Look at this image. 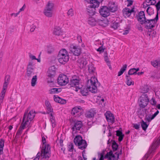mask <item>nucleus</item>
<instances>
[{
	"instance_id": "a211bd4d",
	"label": "nucleus",
	"mask_w": 160,
	"mask_h": 160,
	"mask_svg": "<svg viewBox=\"0 0 160 160\" xmlns=\"http://www.w3.org/2000/svg\"><path fill=\"white\" fill-rule=\"evenodd\" d=\"M137 18L138 21L142 24H144L146 20L147 19L145 17L144 12L142 11L139 12Z\"/></svg>"
},
{
	"instance_id": "bf43d9fd",
	"label": "nucleus",
	"mask_w": 160,
	"mask_h": 160,
	"mask_svg": "<svg viewBox=\"0 0 160 160\" xmlns=\"http://www.w3.org/2000/svg\"><path fill=\"white\" fill-rule=\"evenodd\" d=\"M29 57L32 60H35L37 59V58H36L35 56L32 54H29Z\"/></svg>"
},
{
	"instance_id": "ea45409f",
	"label": "nucleus",
	"mask_w": 160,
	"mask_h": 160,
	"mask_svg": "<svg viewBox=\"0 0 160 160\" xmlns=\"http://www.w3.org/2000/svg\"><path fill=\"white\" fill-rule=\"evenodd\" d=\"M88 22L89 24L92 26H94L96 24V22L95 19L92 17H89Z\"/></svg>"
},
{
	"instance_id": "58836bf2",
	"label": "nucleus",
	"mask_w": 160,
	"mask_h": 160,
	"mask_svg": "<svg viewBox=\"0 0 160 160\" xmlns=\"http://www.w3.org/2000/svg\"><path fill=\"white\" fill-rule=\"evenodd\" d=\"M116 135L118 137V141L119 142L121 141L123 139L124 135L122 134L121 131L118 130L116 131Z\"/></svg>"
},
{
	"instance_id": "a878e982",
	"label": "nucleus",
	"mask_w": 160,
	"mask_h": 160,
	"mask_svg": "<svg viewBox=\"0 0 160 160\" xmlns=\"http://www.w3.org/2000/svg\"><path fill=\"white\" fill-rule=\"evenodd\" d=\"M78 65L80 68H84L87 64V61L85 58H82L78 60Z\"/></svg>"
},
{
	"instance_id": "864d4df0",
	"label": "nucleus",
	"mask_w": 160,
	"mask_h": 160,
	"mask_svg": "<svg viewBox=\"0 0 160 160\" xmlns=\"http://www.w3.org/2000/svg\"><path fill=\"white\" fill-rule=\"evenodd\" d=\"M102 46L101 45L96 50L98 52H103L104 51V49L102 47Z\"/></svg>"
},
{
	"instance_id": "b1692460",
	"label": "nucleus",
	"mask_w": 160,
	"mask_h": 160,
	"mask_svg": "<svg viewBox=\"0 0 160 160\" xmlns=\"http://www.w3.org/2000/svg\"><path fill=\"white\" fill-rule=\"evenodd\" d=\"M96 113V110L94 108H92L87 111L85 115L87 118H93Z\"/></svg>"
},
{
	"instance_id": "c85d7f7f",
	"label": "nucleus",
	"mask_w": 160,
	"mask_h": 160,
	"mask_svg": "<svg viewBox=\"0 0 160 160\" xmlns=\"http://www.w3.org/2000/svg\"><path fill=\"white\" fill-rule=\"evenodd\" d=\"M53 98L55 102L58 103L65 104L66 103V101L65 99L60 98L57 95H54Z\"/></svg>"
},
{
	"instance_id": "39448f33",
	"label": "nucleus",
	"mask_w": 160,
	"mask_h": 160,
	"mask_svg": "<svg viewBox=\"0 0 160 160\" xmlns=\"http://www.w3.org/2000/svg\"><path fill=\"white\" fill-rule=\"evenodd\" d=\"M54 7V4L52 1H48L43 11L44 15L48 17H52L53 15V11Z\"/></svg>"
},
{
	"instance_id": "f257e3e1",
	"label": "nucleus",
	"mask_w": 160,
	"mask_h": 160,
	"mask_svg": "<svg viewBox=\"0 0 160 160\" xmlns=\"http://www.w3.org/2000/svg\"><path fill=\"white\" fill-rule=\"evenodd\" d=\"M88 70L89 73L92 74L93 76L91 77L90 79L88 80V87L92 92L95 93L97 91L96 83L97 82L98 80L95 77L96 75V72L93 64H91L89 65Z\"/></svg>"
},
{
	"instance_id": "f3484780",
	"label": "nucleus",
	"mask_w": 160,
	"mask_h": 160,
	"mask_svg": "<svg viewBox=\"0 0 160 160\" xmlns=\"http://www.w3.org/2000/svg\"><path fill=\"white\" fill-rule=\"evenodd\" d=\"M107 120L110 124L113 123L115 121V118L113 115L109 111H107L105 113Z\"/></svg>"
},
{
	"instance_id": "c03bdc74",
	"label": "nucleus",
	"mask_w": 160,
	"mask_h": 160,
	"mask_svg": "<svg viewBox=\"0 0 160 160\" xmlns=\"http://www.w3.org/2000/svg\"><path fill=\"white\" fill-rule=\"evenodd\" d=\"M37 81V76L35 75L33 76L31 80V84L32 87H34L36 84Z\"/></svg>"
},
{
	"instance_id": "5fc2aeb1",
	"label": "nucleus",
	"mask_w": 160,
	"mask_h": 160,
	"mask_svg": "<svg viewBox=\"0 0 160 160\" xmlns=\"http://www.w3.org/2000/svg\"><path fill=\"white\" fill-rule=\"evenodd\" d=\"M127 6L129 7L132 5L133 2L131 0H127Z\"/></svg>"
},
{
	"instance_id": "f03ea898",
	"label": "nucleus",
	"mask_w": 160,
	"mask_h": 160,
	"mask_svg": "<svg viewBox=\"0 0 160 160\" xmlns=\"http://www.w3.org/2000/svg\"><path fill=\"white\" fill-rule=\"evenodd\" d=\"M42 148L41 153L38 152L37 157L33 160H38L40 157L41 158H49L50 156V147L49 144H47L46 139L44 137H42Z\"/></svg>"
},
{
	"instance_id": "3c124183",
	"label": "nucleus",
	"mask_w": 160,
	"mask_h": 160,
	"mask_svg": "<svg viewBox=\"0 0 160 160\" xmlns=\"http://www.w3.org/2000/svg\"><path fill=\"white\" fill-rule=\"evenodd\" d=\"M68 150L69 151L72 152L73 149V146L72 143H71L68 145Z\"/></svg>"
},
{
	"instance_id": "de8ad7c7",
	"label": "nucleus",
	"mask_w": 160,
	"mask_h": 160,
	"mask_svg": "<svg viewBox=\"0 0 160 160\" xmlns=\"http://www.w3.org/2000/svg\"><path fill=\"white\" fill-rule=\"evenodd\" d=\"M37 23L36 22L32 24L31 26V28L30 31L31 32H32L34 31L35 29L37 27Z\"/></svg>"
},
{
	"instance_id": "423d86ee",
	"label": "nucleus",
	"mask_w": 160,
	"mask_h": 160,
	"mask_svg": "<svg viewBox=\"0 0 160 160\" xmlns=\"http://www.w3.org/2000/svg\"><path fill=\"white\" fill-rule=\"evenodd\" d=\"M10 77L9 75H8L6 76L0 94V105L3 102V99L4 97L8 86L10 82Z\"/></svg>"
},
{
	"instance_id": "603ef678",
	"label": "nucleus",
	"mask_w": 160,
	"mask_h": 160,
	"mask_svg": "<svg viewBox=\"0 0 160 160\" xmlns=\"http://www.w3.org/2000/svg\"><path fill=\"white\" fill-rule=\"evenodd\" d=\"M95 44L97 46H98L99 45H100L102 46H103V45L102 42L99 40L96 41L95 42Z\"/></svg>"
},
{
	"instance_id": "9b49d317",
	"label": "nucleus",
	"mask_w": 160,
	"mask_h": 160,
	"mask_svg": "<svg viewBox=\"0 0 160 160\" xmlns=\"http://www.w3.org/2000/svg\"><path fill=\"white\" fill-rule=\"evenodd\" d=\"M35 116V111L34 110L30 111L28 114L26 112H25L24 114L22 122H23L24 121H28L29 122V126L30 121L33 119Z\"/></svg>"
},
{
	"instance_id": "4d7b16f0",
	"label": "nucleus",
	"mask_w": 160,
	"mask_h": 160,
	"mask_svg": "<svg viewBox=\"0 0 160 160\" xmlns=\"http://www.w3.org/2000/svg\"><path fill=\"white\" fill-rule=\"evenodd\" d=\"M157 10L158 11L160 9V1L158 2V3L156 5Z\"/></svg>"
},
{
	"instance_id": "8fccbe9b",
	"label": "nucleus",
	"mask_w": 160,
	"mask_h": 160,
	"mask_svg": "<svg viewBox=\"0 0 160 160\" xmlns=\"http://www.w3.org/2000/svg\"><path fill=\"white\" fill-rule=\"evenodd\" d=\"M112 147L113 150L116 151L117 150L118 148V145L114 141L113 142Z\"/></svg>"
},
{
	"instance_id": "09e8293b",
	"label": "nucleus",
	"mask_w": 160,
	"mask_h": 160,
	"mask_svg": "<svg viewBox=\"0 0 160 160\" xmlns=\"http://www.w3.org/2000/svg\"><path fill=\"white\" fill-rule=\"evenodd\" d=\"M100 25L103 27H105L108 25L107 20L100 21L99 22Z\"/></svg>"
},
{
	"instance_id": "49530a36",
	"label": "nucleus",
	"mask_w": 160,
	"mask_h": 160,
	"mask_svg": "<svg viewBox=\"0 0 160 160\" xmlns=\"http://www.w3.org/2000/svg\"><path fill=\"white\" fill-rule=\"evenodd\" d=\"M119 26V25L118 22H114L111 25V27L114 29H116Z\"/></svg>"
},
{
	"instance_id": "a19ab883",
	"label": "nucleus",
	"mask_w": 160,
	"mask_h": 160,
	"mask_svg": "<svg viewBox=\"0 0 160 160\" xmlns=\"http://www.w3.org/2000/svg\"><path fill=\"white\" fill-rule=\"evenodd\" d=\"M146 12L148 14L151 16L154 13V9L153 7H148L146 10Z\"/></svg>"
},
{
	"instance_id": "2eb2a0df",
	"label": "nucleus",
	"mask_w": 160,
	"mask_h": 160,
	"mask_svg": "<svg viewBox=\"0 0 160 160\" xmlns=\"http://www.w3.org/2000/svg\"><path fill=\"white\" fill-rule=\"evenodd\" d=\"M100 15L103 17H107L110 14V10L108 7L105 6L101 8L99 10Z\"/></svg>"
},
{
	"instance_id": "13d9d810",
	"label": "nucleus",
	"mask_w": 160,
	"mask_h": 160,
	"mask_svg": "<svg viewBox=\"0 0 160 160\" xmlns=\"http://www.w3.org/2000/svg\"><path fill=\"white\" fill-rule=\"evenodd\" d=\"M151 104L154 105L156 104V101L154 99L152 98L151 100Z\"/></svg>"
},
{
	"instance_id": "a18cd8bd",
	"label": "nucleus",
	"mask_w": 160,
	"mask_h": 160,
	"mask_svg": "<svg viewBox=\"0 0 160 160\" xmlns=\"http://www.w3.org/2000/svg\"><path fill=\"white\" fill-rule=\"evenodd\" d=\"M68 16L69 17H72L74 15V10L72 8L70 9L67 12Z\"/></svg>"
},
{
	"instance_id": "6e6d98bb",
	"label": "nucleus",
	"mask_w": 160,
	"mask_h": 160,
	"mask_svg": "<svg viewBox=\"0 0 160 160\" xmlns=\"http://www.w3.org/2000/svg\"><path fill=\"white\" fill-rule=\"evenodd\" d=\"M150 6L149 3H147L146 2H144L142 5V7L143 8H146L148 6Z\"/></svg>"
},
{
	"instance_id": "680f3d73",
	"label": "nucleus",
	"mask_w": 160,
	"mask_h": 160,
	"mask_svg": "<svg viewBox=\"0 0 160 160\" xmlns=\"http://www.w3.org/2000/svg\"><path fill=\"white\" fill-rule=\"evenodd\" d=\"M133 127L136 129H138L139 128V125L138 124H133Z\"/></svg>"
},
{
	"instance_id": "dca6fc26",
	"label": "nucleus",
	"mask_w": 160,
	"mask_h": 160,
	"mask_svg": "<svg viewBox=\"0 0 160 160\" xmlns=\"http://www.w3.org/2000/svg\"><path fill=\"white\" fill-rule=\"evenodd\" d=\"M82 108L80 106L73 108L72 110V114L75 117H79L81 115Z\"/></svg>"
},
{
	"instance_id": "79ce46f5",
	"label": "nucleus",
	"mask_w": 160,
	"mask_h": 160,
	"mask_svg": "<svg viewBox=\"0 0 160 160\" xmlns=\"http://www.w3.org/2000/svg\"><path fill=\"white\" fill-rule=\"evenodd\" d=\"M4 141L2 139L0 140V155L3 153V148L4 146Z\"/></svg>"
},
{
	"instance_id": "e2e57ef3",
	"label": "nucleus",
	"mask_w": 160,
	"mask_h": 160,
	"mask_svg": "<svg viewBox=\"0 0 160 160\" xmlns=\"http://www.w3.org/2000/svg\"><path fill=\"white\" fill-rule=\"evenodd\" d=\"M25 7L26 6L25 4H24L23 7L19 9V11L18 12H19V13L21 12L24 11L25 8Z\"/></svg>"
},
{
	"instance_id": "7ed1b4c3",
	"label": "nucleus",
	"mask_w": 160,
	"mask_h": 160,
	"mask_svg": "<svg viewBox=\"0 0 160 160\" xmlns=\"http://www.w3.org/2000/svg\"><path fill=\"white\" fill-rule=\"evenodd\" d=\"M58 58L59 63L62 64H65L69 59L68 52L65 49H61L58 54Z\"/></svg>"
},
{
	"instance_id": "393cba45",
	"label": "nucleus",
	"mask_w": 160,
	"mask_h": 160,
	"mask_svg": "<svg viewBox=\"0 0 160 160\" xmlns=\"http://www.w3.org/2000/svg\"><path fill=\"white\" fill-rule=\"evenodd\" d=\"M133 12V8L130 9L126 8L123 9L122 10L123 15L125 18L129 17L131 15V13Z\"/></svg>"
},
{
	"instance_id": "9d476101",
	"label": "nucleus",
	"mask_w": 160,
	"mask_h": 160,
	"mask_svg": "<svg viewBox=\"0 0 160 160\" xmlns=\"http://www.w3.org/2000/svg\"><path fill=\"white\" fill-rule=\"evenodd\" d=\"M149 100L146 94H143L138 99V102L139 106L142 108L145 107L148 104Z\"/></svg>"
},
{
	"instance_id": "6e6552de",
	"label": "nucleus",
	"mask_w": 160,
	"mask_h": 160,
	"mask_svg": "<svg viewBox=\"0 0 160 160\" xmlns=\"http://www.w3.org/2000/svg\"><path fill=\"white\" fill-rule=\"evenodd\" d=\"M103 0H91L90 1V5L88 6L90 7L91 10L88 9V12L92 15L94 14L95 8H98L100 2H102Z\"/></svg>"
},
{
	"instance_id": "1a4fd4ad",
	"label": "nucleus",
	"mask_w": 160,
	"mask_h": 160,
	"mask_svg": "<svg viewBox=\"0 0 160 160\" xmlns=\"http://www.w3.org/2000/svg\"><path fill=\"white\" fill-rule=\"evenodd\" d=\"M158 19V13H157L154 19L150 20L147 19L144 23L145 28H151L154 27Z\"/></svg>"
},
{
	"instance_id": "ddd939ff",
	"label": "nucleus",
	"mask_w": 160,
	"mask_h": 160,
	"mask_svg": "<svg viewBox=\"0 0 160 160\" xmlns=\"http://www.w3.org/2000/svg\"><path fill=\"white\" fill-rule=\"evenodd\" d=\"M82 126V123L81 121H77L75 122L72 128L73 135L74 136L77 132L79 131Z\"/></svg>"
},
{
	"instance_id": "5701e85b",
	"label": "nucleus",
	"mask_w": 160,
	"mask_h": 160,
	"mask_svg": "<svg viewBox=\"0 0 160 160\" xmlns=\"http://www.w3.org/2000/svg\"><path fill=\"white\" fill-rule=\"evenodd\" d=\"M159 113V111L157 110L152 115L151 114L147 115L145 117L144 119L148 122L149 123L150 122L157 116Z\"/></svg>"
},
{
	"instance_id": "c9c22d12",
	"label": "nucleus",
	"mask_w": 160,
	"mask_h": 160,
	"mask_svg": "<svg viewBox=\"0 0 160 160\" xmlns=\"http://www.w3.org/2000/svg\"><path fill=\"white\" fill-rule=\"evenodd\" d=\"M149 123L148 122H144L143 120H142L141 122V125L142 129L143 130L145 131L149 126Z\"/></svg>"
},
{
	"instance_id": "7c9ffc66",
	"label": "nucleus",
	"mask_w": 160,
	"mask_h": 160,
	"mask_svg": "<svg viewBox=\"0 0 160 160\" xmlns=\"http://www.w3.org/2000/svg\"><path fill=\"white\" fill-rule=\"evenodd\" d=\"M45 105L48 113H50V114L52 112H53V109L51 106L50 103L48 101H45Z\"/></svg>"
},
{
	"instance_id": "c756f323",
	"label": "nucleus",
	"mask_w": 160,
	"mask_h": 160,
	"mask_svg": "<svg viewBox=\"0 0 160 160\" xmlns=\"http://www.w3.org/2000/svg\"><path fill=\"white\" fill-rule=\"evenodd\" d=\"M87 87H88V83H87ZM79 90H80V92L81 94L83 96H86L88 95V90L91 92L88 87H87V88L84 87H82V86L81 87V88H80Z\"/></svg>"
},
{
	"instance_id": "69168bd1",
	"label": "nucleus",
	"mask_w": 160,
	"mask_h": 160,
	"mask_svg": "<svg viewBox=\"0 0 160 160\" xmlns=\"http://www.w3.org/2000/svg\"><path fill=\"white\" fill-rule=\"evenodd\" d=\"M99 105L101 107H103L105 106V103L104 102H100Z\"/></svg>"
},
{
	"instance_id": "aec40b11",
	"label": "nucleus",
	"mask_w": 160,
	"mask_h": 160,
	"mask_svg": "<svg viewBox=\"0 0 160 160\" xmlns=\"http://www.w3.org/2000/svg\"><path fill=\"white\" fill-rule=\"evenodd\" d=\"M71 83L72 85L75 86L74 89L76 92L78 91L82 87V85L79 84V80L78 79H73L71 81Z\"/></svg>"
},
{
	"instance_id": "bb28decb",
	"label": "nucleus",
	"mask_w": 160,
	"mask_h": 160,
	"mask_svg": "<svg viewBox=\"0 0 160 160\" xmlns=\"http://www.w3.org/2000/svg\"><path fill=\"white\" fill-rule=\"evenodd\" d=\"M71 52L75 56H78L81 52V49L80 48L73 46L71 48Z\"/></svg>"
},
{
	"instance_id": "e433bc0d",
	"label": "nucleus",
	"mask_w": 160,
	"mask_h": 160,
	"mask_svg": "<svg viewBox=\"0 0 160 160\" xmlns=\"http://www.w3.org/2000/svg\"><path fill=\"white\" fill-rule=\"evenodd\" d=\"M139 70V68H131L129 70L128 74L129 75L135 74L137 73V72Z\"/></svg>"
},
{
	"instance_id": "774afa93",
	"label": "nucleus",
	"mask_w": 160,
	"mask_h": 160,
	"mask_svg": "<svg viewBox=\"0 0 160 160\" xmlns=\"http://www.w3.org/2000/svg\"><path fill=\"white\" fill-rule=\"evenodd\" d=\"M85 153V152L84 151H83L82 152V157H83V158L84 160H86L87 159V156L86 155H84V154Z\"/></svg>"
},
{
	"instance_id": "f8f14e48",
	"label": "nucleus",
	"mask_w": 160,
	"mask_h": 160,
	"mask_svg": "<svg viewBox=\"0 0 160 160\" xmlns=\"http://www.w3.org/2000/svg\"><path fill=\"white\" fill-rule=\"evenodd\" d=\"M57 81L59 85L62 86L66 85L68 82L69 80L66 75L61 74L58 76Z\"/></svg>"
},
{
	"instance_id": "37998d69",
	"label": "nucleus",
	"mask_w": 160,
	"mask_h": 160,
	"mask_svg": "<svg viewBox=\"0 0 160 160\" xmlns=\"http://www.w3.org/2000/svg\"><path fill=\"white\" fill-rule=\"evenodd\" d=\"M61 91V88H52L50 90V93L52 94L58 93Z\"/></svg>"
},
{
	"instance_id": "412c9836",
	"label": "nucleus",
	"mask_w": 160,
	"mask_h": 160,
	"mask_svg": "<svg viewBox=\"0 0 160 160\" xmlns=\"http://www.w3.org/2000/svg\"><path fill=\"white\" fill-rule=\"evenodd\" d=\"M160 145V136L157 140L154 141L151 147L149 149V152L152 153L154 152V150L159 146Z\"/></svg>"
},
{
	"instance_id": "cd10ccee",
	"label": "nucleus",
	"mask_w": 160,
	"mask_h": 160,
	"mask_svg": "<svg viewBox=\"0 0 160 160\" xmlns=\"http://www.w3.org/2000/svg\"><path fill=\"white\" fill-rule=\"evenodd\" d=\"M109 10L110 12H114L118 9V5L117 3L114 2H110L108 4Z\"/></svg>"
},
{
	"instance_id": "4468645a",
	"label": "nucleus",
	"mask_w": 160,
	"mask_h": 160,
	"mask_svg": "<svg viewBox=\"0 0 160 160\" xmlns=\"http://www.w3.org/2000/svg\"><path fill=\"white\" fill-rule=\"evenodd\" d=\"M28 123L29 122L28 121H24L22 122L19 129L17 131L15 138H19V136L22 132L23 130L25 128L28 126Z\"/></svg>"
},
{
	"instance_id": "2f4dec72",
	"label": "nucleus",
	"mask_w": 160,
	"mask_h": 160,
	"mask_svg": "<svg viewBox=\"0 0 160 160\" xmlns=\"http://www.w3.org/2000/svg\"><path fill=\"white\" fill-rule=\"evenodd\" d=\"M54 112H52L50 114V119L52 128H54L56 126V122L54 117Z\"/></svg>"
},
{
	"instance_id": "052dcab7",
	"label": "nucleus",
	"mask_w": 160,
	"mask_h": 160,
	"mask_svg": "<svg viewBox=\"0 0 160 160\" xmlns=\"http://www.w3.org/2000/svg\"><path fill=\"white\" fill-rule=\"evenodd\" d=\"M97 99L100 102H104V99L102 98L98 97Z\"/></svg>"
},
{
	"instance_id": "20e7f679",
	"label": "nucleus",
	"mask_w": 160,
	"mask_h": 160,
	"mask_svg": "<svg viewBox=\"0 0 160 160\" xmlns=\"http://www.w3.org/2000/svg\"><path fill=\"white\" fill-rule=\"evenodd\" d=\"M122 153L121 150H120L119 153L110 151L107 152L104 157H103V155L101 154L99 160H118L119 158V154H121Z\"/></svg>"
},
{
	"instance_id": "473e14b6",
	"label": "nucleus",
	"mask_w": 160,
	"mask_h": 160,
	"mask_svg": "<svg viewBox=\"0 0 160 160\" xmlns=\"http://www.w3.org/2000/svg\"><path fill=\"white\" fill-rule=\"evenodd\" d=\"M126 83L128 86L131 85H133L134 84V81L132 80V78L129 76L126 75Z\"/></svg>"
},
{
	"instance_id": "338daca9",
	"label": "nucleus",
	"mask_w": 160,
	"mask_h": 160,
	"mask_svg": "<svg viewBox=\"0 0 160 160\" xmlns=\"http://www.w3.org/2000/svg\"><path fill=\"white\" fill-rule=\"evenodd\" d=\"M129 29L126 30L124 31V32L123 33V35H127L129 32Z\"/></svg>"
},
{
	"instance_id": "6ab92c4d",
	"label": "nucleus",
	"mask_w": 160,
	"mask_h": 160,
	"mask_svg": "<svg viewBox=\"0 0 160 160\" xmlns=\"http://www.w3.org/2000/svg\"><path fill=\"white\" fill-rule=\"evenodd\" d=\"M57 69L54 66L50 67L47 72V75L50 78H53L56 75Z\"/></svg>"
},
{
	"instance_id": "4c0bfd02",
	"label": "nucleus",
	"mask_w": 160,
	"mask_h": 160,
	"mask_svg": "<svg viewBox=\"0 0 160 160\" xmlns=\"http://www.w3.org/2000/svg\"><path fill=\"white\" fill-rule=\"evenodd\" d=\"M127 67V64L123 65L120 71L118 72V76H121L126 70Z\"/></svg>"
},
{
	"instance_id": "0e129e2a",
	"label": "nucleus",
	"mask_w": 160,
	"mask_h": 160,
	"mask_svg": "<svg viewBox=\"0 0 160 160\" xmlns=\"http://www.w3.org/2000/svg\"><path fill=\"white\" fill-rule=\"evenodd\" d=\"M19 12H18L17 13H11L10 15L11 16H13L14 17H16L18 16V15L19 14Z\"/></svg>"
},
{
	"instance_id": "f704fd0d",
	"label": "nucleus",
	"mask_w": 160,
	"mask_h": 160,
	"mask_svg": "<svg viewBox=\"0 0 160 160\" xmlns=\"http://www.w3.org/2000/svg\"><path fill=\"white\" fill-rule=\"evenodd\" d=\"M152 65L154 67L157 68L160 66V60H156L151 61Z\"/></svg>"
},
{
	"instance_id": "72a5a7b5",
	"label": "nucleus",
	"mask_w": 160,
	"mask_h": 160,
	"mask_svg": "<svg viewBox=\"0 0 160 160\" xmlns=\"http://www.w3.org/2000/svg\"><path fill=\"white\" fill-rule=\"evenodd\" d=\"M53 33L58 36L61 35L63 34V32L59 28H55L53 30Z\"/></svg>"
},
{
	"instance_id": "4be33fe9",
	"label": "nucleus",
	"mask_w": 160,
	"mask_h": 160,
	"mask_svg": "<svg viewBox=\"0 0 160 160\" xmlns=\"http://www.w3.org/2000/svg\"><path fill=\"white\" fill-rule=\"evenodd\" d=\"M34 67L32 65L31 63H29L28 66L27 72V76L30 77L34 74Z\"/></svg>"
},
{
	"instance_id": "0eeeda50",
	"label": "nucleus",
	"mask_w": 160,
	"mask_h": 160,
	"mask_svg": "<svg viewBox=\"0 0 160 160\" xmlns=\"http://www.w3.org/2000/svg\"><path fill=\"white\" fill-rule=\"evenodd\" d=\"M75 144L78 146L79 148L82 150L84 149L87 146L86 141L83 140L82 137L80 135L76 136L74 140Z\"/></svg>"
}]
</instances>
